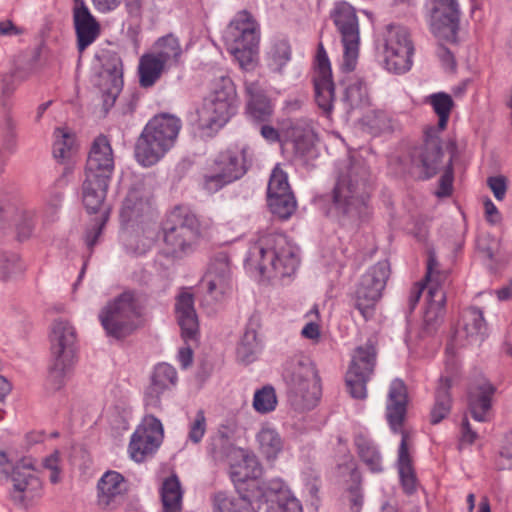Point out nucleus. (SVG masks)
Listing matches in <instances>:
<instances>
[{"label": "nucleus", "instance_id": "obj_1", "mask_svg": "<svg viewBox=\"0 0 512 512\" xmlns=\"http://www.w3.org/2000/svg\"><path fill=\"white\" fill-rule=\"evenodd\" d=\"M370 172L361 159H351L341 170L331 192L327 215L343 227H355L370 215Z\"/></svg>", "mask_w": 512, "mask_h": 512}, {"label": "nucleus", "instance_id": "obj_2", "mask_svg": "<svg viewBox=\"0 0 512 512\" xmlns=\"http://www.w3.org/2000/svg\"><path fill=\"white\" fill-rule=\"evenodd\" d=\"M248 260L262 275L288 277L298 268V248L282 233H263L251 246Z\"/></svg>", "mask_w": 512, "mask_h": 512}, {"label": "nucleus", "instance_id": "obj_3", "mask_svg": "<svg viewBox=\"0 0 512 512\" xmlns=\"http://www.w3.org/2000/svg\"><path fill=\"white\" fill-rule=\"evenodd\" d=\"M428 103L438 116V128L426 130L423 144L411 152V162L413 166L421 169L420 177L425 180L435 176L441 169L444 153L439 133L447 127L454 106L452 97L444 92L430 95Z\"/></svg>", "mask_w": 512, "mask_h": 512}, {"label": "nucleus", "instance_id": "obj_4", "mask_svg": "<svg viewBox=\"0 0 512 512\" xmlns=\"http://www.w3.org/2000/svg\"><path fill=\"white\" fill-rule=\"evenodd\" d=\"M262 468L255 457H243L242 461L230 468V478L238 496L219 491L213 497V512H255L253 502L261 496L257 479Z\"/></svg>", "mask_w": 512, "mask_h": 512}, {"label": "nucleus", "instance_id": "obj_5", "mask_svg": "<svg viewBox=\"0 0 512 512\" xmlns=\"http://www.w3.org/2000/svg\"><path fill=\"white\" fill-rule=\"evenodd\" d=\"M181 126V120L174 115L163 113L154 116L136 141L134 154L137 162L143 167L155 165L174 146Z\"/></svg>", "mask_w": 512, "mask_h": 512}, {"label": "nucleus", "instance_id": "obj_6", "mask_svg": "<svg viewBox=\"0 0 512 512\" xmlns=\"http://www.w3.org/2000/svg\"><path fill=\"white\" fill-rule=\"evenodd\" d=\"M407 403V387L403 380L396 378L391 382L389 387L386 416L391 429L394 432L401 431L402 434V439L398 450V471L404 492L407 495H412L417 490V479L408 451V435L405 431H402V424L406 415Z\"/></svg>", "mask_w": 512, "mask_h": 512}, {"label": "nucleus", "instance_id": "obj_7", "mask_svg": "<svg viewBox=\"0 0 512 512\" xmlns=\"http://www.w3.org/2000/svg\"><path fill=\"white\" fill-rule=\"evenodd\" d=\"M50 343L51 364L48 369L47 385L56 391L65 385L76 363L74 327L68 321H55L50 332Z\"/></svg>", "mask_w": 512, "mask_h": 512}, {"label": "nucleus", "instance_id": "obj_8", "mask_svg": "<svg viewBox=\"0 0 512 512\" xmlns=\"http://www.w3.org/2000/svg\"><path fill=\"white\" fill-rule=\"evenodd\" d=\"M227 50L243 70H251L255 64L260 41L257 22L246 10L240 11L231 20L223 33Z\"/></svg>", "mask_w": 512, "mask_h": 512}, {"label": "nucleus", "instance_id": "obj_9", "mask_svg": "<svg viewBox=\"0 0 512 512\" xmlns=\"http://www.w3.org/2000/svg\"><path fill=\"white\" fill-rule=\"evenodd\" d=\"M142 307L134 291H124L100 311L99 320L106 334L115 339L131 335L137 328Z\"/></svg>", "mask_w": 512, "mask_h": 512}, {"label": "nucleus", "instance_id": "obj_10", "mask_svg": "<svg viewBox=\"0 0 512 512\" xmlns=\"http://www.w3.org/2000/svg\"><path fill=\"white\" fill-rule=\"evenodd\" d=\"M162 230L167 252L177 258L191 253L200 236L197 217L184 207H176L170 212Z\"/></svg>", "mask_w": 512, "mask_h": 512}, {"label": "nucleus", "instance_id": "obj_11", "mask_svg": "<svg viewBox=\"0 0 512 512\" xmlns=\"http://www.w3.org/2000/svg\"><path fill=\"white\" fill-rule=\"evenodd\" d=\"M283 377L290 393L300 397L305 405H314L320 397V377L309 357L295 355L284 367Z\"/></svg>", "mask_w": 512, "mask_h": 512}, {"label": "nucleus", "instance_id": "obj_12", "mask_svg": "<svg viewBox=\"0 0 512 512\" xmlns=\"http://www.w3.org/2000/svg\"><path fill=\"white\" fill-rule=\"evenodd\" d=\"M236 90L229 77H221L204 99L199 110L200 120L209 128H220L236 113Z\"/></svg>", "mask_w": 512, "mask_h": 512}, {"label": "nucleus", "instance_id": "obj_13", "mask_svg": "<svg viewBox=\"0 0 512 512\" xmlns=\"http://www.w3.org/2000/svg\"><path fill=\"white\" fill-rule=\"evenodd\" d=\"M330 17L341 36L344 48L341 68L343 71L351 72L356 67L360 45L359 19L356 10L350 3L340 1L335 3Z\"/></svg>", "mask_w": 512, "mask_h": 512}, {"label": "nucleus", "instance_id": "obj_14", "mask_svg": "<svg viewBox=\"0 0 512 512\" xmlns=\"http://www.w3.org/2000/svg\"><path fill=\"white\" fill-rule=\"evenodd\" d=\"M389 263L379 261L361 277L352 296L353 306L360 312L365 321L374 318L376 305L389 277Z\"/></svg>", "mask_w": 512, "mask_h": 512}, {"label": "nucleus", "instance_id": "obj_15", "mask_svg": "<svg viewBox=\"0 0 512 512\" xmlns=\"http://www.w3.org/2000/svg\"><path fill=\"white\" fill-rule=\"evenodd\" d=\"M110 178L91 177L85 174L82 184V201L89 213H98L91 226L87 229L85 241L89 249L97 243L99 236L109 218V208L105 206L107 189Z\"/></svg>", "mask_w": 512, "mask_h": 512}, {"label": "nucleus", "instance_id": "obj_16", "mask_svg": "<svg viewBox=\"0 0 512 512\" xmlns=\"http://www.w3.org/2000/svg\"><path fill=\"white\" fill-rule=\"evenodd\" d=\"M10 500L17 507L27 509L43 494V485L30 458L18 461L12 469Z\"/></svg>", "mask_w": 512, "mask_h": 512}, {"label": "nucleus", "instance_id": "obj_17", "mask_svg": "<svg viewBox=\"0 0 512 512\" xmlns=\"http://www.w3.org/2000/svg\"><path fill=\"white\" fill-rule=\"evenodd\" d=\"M385 68L394 74H404L412 67L414 46L408 30L400 25L390 24L384 36Z\"/></svg>", "mask_w": 512, "mask_h": 512}, {"label": "nucleus", "instance_id": "obj_18", "mask_svg": "<svg viewBox=\"0 0 512 512\" xmlns=\"http://www.w3.org/2000/svg\"><path fill=\"white\" fill-rule=\"evenodd\" d=\"M376 357V348L372 344L367 343L354 350L345 377L352 398L363 400L367 397V383L374 373Z\"/></svg>", "mask_w": 512, "mask_h": 512}, {"label": "nucleus", "instance_id": "obj_19", "mask_svg": "<svg viewBox=\"0 0 512 512\" xmlns=\"http://www.w3.org/2000/svg\"><path fill=\"white\" fill-rule=\"evenodd\" d=\"M101 64L94 83L102 93L103 107L107 112L123 88V63L115 51L104 50L98 55Z\"/></svg>", "mask_w": 512, "mask_h": 512}, {"label": "nucleus", "instance_id": "obj_20", "mask_svg": "<svg viewBox=\"0 0 512 512\" xmlns=\"http://www.w3.org/2000/svg\"><path fill=\"white\" fill-rule=\"evenodd\" d=\"M175 311L178 324L181 328V336L186 347H182L178 352V360L182 368H188L193 361V351L189 342H196L199 334L198 319L194 308V297L191 293L183 292L176 300Z\"/></svg>", "mask_w": 512, "mask_h": 512}, {"label": "nucleus", "instance_id": "obj_21", "mask_svg": "<svg viewBox=\"0 0 512 512\" xmlns=\"http://www.w3.org/2000/svg\"><path fill=\"white\" fill-rule=\"evenodd\" d=\"M429 5L431 32L439 39L456 42L461 15L458 0H430Z\"/></svg>", "mask_w": 512, "mask_h": 512}, {"label": "nucleus", "instance_id": "obj_22", "mask_svg": "<svg viewBox=\"0 0 512 512\" xmlns=\"http://www.w3.org/2000/svg\"><path fill=\"white\" fill-rule=\"evenodd\" d=\"M202 284L207 290L202 304L211 306L214 310L213 306L224 301L232 289L231 269L227 255L219 254L212 260Z\"/></svg>", "mask_w": 512, "mask_h": 512}, {"label": "nucleus", "instance_id": "obj_23", "mask_svg": "<svg viewBox=\"0 0 512 512\" xmlns=\"http://www.w3.org/2000/svg\"><path fill=\"white\" fill-rule=\"evenodd\" d=\"M163 439V426L161 421L153 415L144 417L142 423L131 436L128 452L136 462L144 461L160 446Z\"/></svg>", "mask_w": 512, "mask_h": 512}, {"label": "nucleus", "instance_id": "obj_24", "mask_svg": "<svg viewBox=\"0 0 512 512\" xmlns=\"http://www.w3.org/2000/svg\"><path fill=\"white\" fill-rule=\"evenodd\" d=\"M313 81L316 103L326 115H330L333 110L335 87L330 62L322 43H319L317 49L316 71Z\"/></svg>", "mask_w": 512, "mask_h": 512}, {"label": "nucleus", "instance_id": "obj_25", "mask_svg": "<svg viewBox=\"0 0 512 512\" xmlns=\"http://www.w3.org/2000/svg\"><path fill=\"white\" fill-rule=\"evenodd\" d=\"M251 163L249 148L239 145H232L220 151L211 161L214 168L225 174L232 182L241 179L248 172Z\"/></svg>", "mask_w": 512, "mask_h": 512}, {"label": "nucleus", "instance_id": "obj_26", "mask_svg": "<svg viewBox=\"0 0 512 512\" xmlns=\"http://www.w3.org/2000/svg\"><path fill=\"white\" fill-rule=\"evenodd\" d=\"M178 380L176 369L167 363L157 364L151 374L150 384L145 390V406L149 409H161V396L172 389Z\"/></svg>", "mask_w": 512, "mask_h": 512}, {"label": "nucleus", "instance_id": "obj_27", "mask_svg": "<svg viewBox=\"0 0 512 512\" xmlns=\"http://www.w3.org/2000/svg\"><path fill=\"white\" fill-rule=\"evenodd\" d=\"M127 492L125 478L117 471L105 472L97 483V505L103 510H113L120 505Z\"/></svg>", "mask_w": 512, "mask_h": 512}, {"label": "nucleus", "instance_id": "obj_28", "mask_svg": "<svg viewBox=\"0 0 512 512\" xmlns=\"http://www.w3.org/2000/svg\"><path fill=\"white\" fill-rule=\"evenodd\" d=\"M114 170L113 151L108 138L104 135L96 137L86 161L85 174L91 177L103 176L110 178Z\"/></svg>", "mask_w": 512, "mask_h": 512}, {"label": "nucleus", "instance_id": "obj_29", "mask_svg": "<svg viewBox=\"0 0 512 512\" xmlns=\"http://www.w3.org/2000/svg\"><path fill=\"white\" fill-rule=\"evenodd\" d=\"M245 92L249 117L257 123L269 121L273 114V106L262 85L258 81H246Z\"/></svg>", "mask_w": 512, "mask_h": 512}, {"label": "nucleus", "instance_id": "obj_30", "mask_svg": "<svg viewBox=\"0 0 512 512\" xmlns=\"http://www.w3.org/2000/svg\"><path fill=\"white\" fill-rule=\"evenodd\" d=\"M287 135L293 143L295 153L300 157L312 153L317 135L314 132L311 121L307 119H296L291 122L287 129Z\"/></svg>", "mask_w": 512, "mask_h": 512}, {"label": "nucleus", "instance_id": "obj_31", "mask_svg": "<svg viewBox=\"0 0 512 512\" xmlns=\"http://www.w3.org/2000/svg\"><path fill=\"white\" fill-rule=\"evenodd\" d=\"M446 294L442 287L429 286L424 313L423 333L431 335L441 324L445 312Z\"/></svg>", "mask_w": 512, "mask_h": 512}, {"label": "nucleus", "instance_id": "obj_32", "mask_svg": "<svg viewBox=\"0 0 512 512\" xmlns=\"http://www.w3.org/2000/svg\"><path fill=\"white\" fill-rule=\"evenodd\" d=\"M151 205L147 197L140 189L133 188L127 193L121 210L120 220L123 225H133L147 216Z\"/></svg>", "mask_w": 512, "mask_h": 512}, {"label": "nucleus", "instance_id": "obj_33", "mask_svg": "<svg viewBox=\"0 0 512 512\" xmlns=\"http://www.w3.org/2000/svg\"><path fill=\"white\" fill-rule=\"evenodd\" d=\"M73 21L77 35V47L83 52L100 34V26L88 8L73 11Z\"/></svg>", "mask_w": 512, "mask_h": 512}, {"label": "nucleus", "instance_id": "obj_34", "mask_svg": "<svg viewBox=\"0 0 512 512\" xmlns=\"http://www.w3.org/2000/svg\"><path fill=\"white\" fill-rule=\"evenodd\" d=\"M208 453L215 461H224L238 450L234 444L233 430L228 426H221L210 438L207 447Z\"/></svg>", "mask_w": 512, "mask_h": 512}, {"label": "nucleus", "instance_id": "obj_35", "mask_svg": "<svg viewBox=\"0 0 512 512\" xmlns=\"http://www.w3.org/2000/svg\"><path fill=\"white\" fill-rule=\"evenodd\" d=\"M260 453L268 460L275 461L284 449V440L275 428L261 427L256 434Z\"/></svg>", "mask_w": 512, "mask_h": 512}, {"label": "nucleus", "instance_id": "obj_36", "mask_svg": "<svg viewBox=\"0 0 512 512\" xmlns=\"http://www.w3.org/2000/svg\"><path fill=\"white\" fill-rule=\"evenodd\" d=\"M354 444L359 458L372 473L383 471L381 453L372 439L360 433L355 436Z\"/></svg>", "mask_w": 512, "mask_h": 512}, {"label": "nucleus", "instance_id": "obj_37", "mask_svg": "<svg viewBox=\"0 0 512 512\" xmlns=\"http://www.w3.org/2000/svg\"><path fill=\"white\" fill-rule=\"evenodd\" d=\"M160 61L171 68L177 66L182 55V48L177 37L173 34L159 38L151 51Z\"/></svg>", "mask_w": 512, "mask_h": 512}, {"label": "nucleus", "instance_id": "obj_38", "mask_svg": "<svg viewBox=\"0 0 512 512\" xmlns=\"http://www.w3.org/2000/svg\"><path fill=\"white\" fill-rule=\"evenodd\" d=\"M169 69L152 52L144 53L138 64L139 83L143 88L153 86L162 73Z\"/></svg>", "mask_w": 512, "mask_h": 512}, {"label": "nucleus", "instance_id": "obj_39", "mask_svg": "<svg viewBox=\"0 0 512 512\" xmlns=\"http://www.w3.org/2000/svg\"><path fill=\"white\" fill-rule=\"evenodd\" d=\"M495 392V387L485 382L478 387L477 393L469 395V409L474 420L478 422H486L487 412L491 408V397Z\"/></svg>", "mask_w": 512, "mask_h": 512}, {"label": "nucleus", "instance_id": "obj_40", "mask_svg": "<svg viewBox=\"0 0 512 512\" xmlns=\"http://www.w3.org/2000/svg\"><path fill=\"white\" fill-rule=\"evenodd\" d=\"M164 512H180L182 508L183 490L177 475L166 478L160 488Z\"/></svg>", "mask_w": 512, "mask_h": 512}, {"label": "nucleus", "instance_id": "obj_41", "mask_svg": "<svg viewBox=\"0 0 512 512\" xmlns=\"http://www.w3.org/2000/svg\"><path fill=\"white\" fill-rule=\"evenodd\" d=\"M450 388L451 378L441 376L435 392V403L431 410L432 424H438L449 414L451 409Z\"/></svg>", "mask_w": 512, "mask_h": 512}, {"label": "nucleus", "instance_id": "obj_42", "mask_svg": "<svg viewBox=\"0 0 512 512\" xmlns=\"http://www.w3.org/2000/svg\"><path fill=\"white\" fill-rule=\"evenodd\" d=\"M53 135V157L58 162L63 163L69 160L76 150L75 135L71 133L67 128L61 127L56 128Z\"/></svg>", "mask_w": 512, "mask_h": 512}, {"label": "nucleus", "instance_id": "obj_43", "mask_svg": "<svg viewBox=\"0 0 512 512\" xmlns=\"http://www.w3.org/2000/svg\"><path fill=\"white\" fill-rule=\"evenodd\" d=\"M291 59V47L287 40L277 39L274 40L267 53L266 60L269 69L273 72L281 73L283 67Z\"/></svg>", "mask_w": 512, "mask_h": 512}, {"label": "nucleus", "instance_id": "obj_44", "mask_svg": "<svg viewBox=\"0 0 512 512\" xmlns=\"http://www.w3.org/2000/svg\"><path fill=\"white\" fill-rule=\"evenodd\" d=\"M0 217L6 221H10L17 217V232L19 239H26L32 234L34 224L31 213H19L14 205L9 204L5 207L0 206Z\"/></svg>", "mask_w": 512, "mask_h": 512}, {"label": "nucleus", "instance_id": "obj_45", "mask_svg": "<svg viewBox=\"0 0 512 512\" xmlns=\"http://www.w3.org/2000/svg\"><path fill=\"white\" fill-rule=\"evenodd\" d=\"M261 350V344L255 329L247 328L238 344L237 357L243 363H251Z\"/></svg>", "mask_w": 512, "mask_h": 512}, {"label": "nucleus", "instance_id": "obj_46", "mask_svg": "<svg viewBox=\"0 0 512 512\" xmlns=\"http://www.w3.org/2000/svg\"><path fill=\"white\" fill-rule=\"evenodd\" d=\"M268 207L271 213L279 219L286 220L296 210V200L293 193H285L267 197Z\"/></svg>", "mask_w": 512, "mask_h": 512}, {"label": "nucleus", "instance_id": "obj_47", "mask_svg": "<svg viewBox=\"0 0 512 512\" xmlns=\"http://www.w3.org/2000/svg\"><path fill=\"white\" fill-rule=\"evenodd\" d=\"M343 100L349 105V108L351 109L368 105V90L365 83L360 79L353 80L345 88Z\"/></svg>", "mask_w": 512, "mask_h": 512}, {"label": "nucleus", "instance_id": "obj_48", "mask_svg": "<svg viewBox=\"0 0 512 512\" xmlns=\"http://www.w3.org/2000/svg\"><path fill=\"white\" fill-rule=\"evenodd\" d=\"M233 183L227 176L209 163L202 174V189L209 194L220 191L225 186Z\"/></svg>", "mask_w": 512, "mask_h": 512}, {"label": "nucleus", "instance_id": "obj_49", "mask_svg": "<svg viewBox=\"0 0 512 512\" xmlns=\"http://www.w3.org/2000/svg\"><path fill=\"white\" fill-rule=\"evenodd\" d=\"M277 396L273 386L266 385L256 390L253 397V408L260 414H266L275 410Z\"/></svg>", "mask_w": 512, "mask_h": 512}, {"label": "nucleus", "instance_id": "obj_50", "mask_svg": "<svg viewBox=\"0 0 512 512\" xmlns=\"http://www.w3.org/2000/svg\"><path fill=\"white\" fill-rule=\"evenodd\" d=\"M353 484L346 491V498L350 505V512H360L363 505V494L361 492V474L358 469L351 471Z\"/></svg>", "mask_w": 512, "mask_h": 512}, {"label": "nucleus", "instance_id": "obj_51", "mask_svg": "<svg viewBox=\"0 0 512 512\" xmlns=\"http://www.w3.org/2000/svg\"><path fill=\"white\" fill-rule=\"evenodd\" d=\"M464 327L468 335L480 336L482 340L487 331L483 312L479 308H471L468 311Z\"/></svg>", "mask_w": 512, "mask_h": 512}, {"label": "nucleus", "instance_id": "obj_52", "mask_svg": "<svg viewBox=\"0 0 512 512\" xmlns=\"http://www.w3.org/2000/svg\"><path fill=\"white\" fill-rule=\"evenodd\" d=\"M285 193H292L287 174L279 167H275L268 182L267 197Z\"/></svg>", "mask_w": 512, "mask_h": 512}, {"label": "nucleus", "instance_id": "obj_53", "mask_svg": "<svg viewBox=\"0 0 512 512\" xmlns=\"http://www.w3.org/2000/svg\"><path fill=\"white\" fill-rule=\"evenodd\" d=\"M206 417L203 410H198L195 417L189 423L188 440L194 444L201 442L206 432Z\"/></svg>", "mask_w": 512, "mask_h": 512}, {"label": "nucleus", "instance_id": "obj_54", "mask_svg": "<svg viewBox=\"0 0 512 512\" xmlns=\"http://www.w3.org/2000/svg\"><path fill=\"white\" fill-rule=\"evenodd\" d=\"M438 261L433 253L429 254L427 261V272L425 275V282L427 283V289L429 286L442 287V283L447 278L445 272H441L438 269Z\"/></svg>", "mask_w": 512, "mask_h": 512}, {"label": "nucleus", "instance_id": "obj_55", "mask_svg": "<svg viewBox=\"0 0 512 512\" xmlns=\"http://www.w3.org/2000/svg\"><path fill=\"white\" fill-rule=\"evenodd\" d=\"M453 190V166L452 159L450 158L446 169L439 179V187L435 192V195L439 198L448 197L451 195Z\"/></svg>", "mask_w": 512, "mask_h": 512}, {"label": "nucleus", "instance_id": "obj_56", "mask_svg": "<svg viewBox=\"0 0 512 512\" xmlns=\"http://www.w3.org/2000/svg\"><path fill=\"white\" fill-rule=\"evenodd\" d=\"M266 512H302V505L295 497L287 496L270 505Z\"/></svg>", "mask_w": 512, "mask_h": 512}, {"label": "nucleus", "instance_id": "obj_57", "mask_svg": "<svg viewBox=\"0 0 512 512\" xmlns=\"http://www.w3.org/2000/svg\"><path fill=\"white\" fill-rule=\"evenodd\" d=\"M18 256L15 254L5 255L0 250V278H6L17 271Z\"/></svg>", "mask_w": 512, "mask_h": 512}, {"label": "nucleus", "instance_id": "obj_58", "mask_svg": "<svg viewBox=\"0 0 512 512\" xmlns=\"http://www.w3.org/2000/svg\"><path fill=\"white\" fill-rule=\"evenodd\" d=\"M487 184L498 201H502L505 198L507 192V181L504 176L489 177L487 179Z\"/></svg>", "mask_w": 512, "mask_h": 512}, {"label": "nucleus", "instance_id": "obj_59", "mask_svg": "<svg viewBox=\"0 0 512 512\" xmlns=\"http://www.w3.org/2000/svg\"><path fill=\"white\" fill-rule=\"evenodd\" d=\"M436 53H437V57L439 58V60L441 61L442 65L445 68L450 69V70L455 69L456 61H455L454 55L447 47L440 44L437 47Z\"/></svg>", "mask_w": 512, "mask_h": 512}, {"label": "nucleus", "instance_id": "obj_60", "mask_svg": "<svg viewBox=\"0 0 512 512\" xmlns=\"http://www.w3.org/2000/svg\"><path fill=\"white\" fill-rule=\"evenodd\" d=\"M427 287V283H415L414 286L411 288L409 297H408V309L409 313H412L415 307L417 306L420 297L422 295V292L424 288Z\"/></svg>", "mask_w": 512, "mask_h": 512}, {"label": "nucleus", "instance_id": "obj_61", "mask_svg": "<svg viewBox=\"0 0 512 512\" xmlns=\"http://www.w3.org/2000/svg\"><path fill=\"white\" fill-rule=\"evenodd\" d=\"M495 242L489 237H484L478 240V248L486 258L492 260L494 258Z\"/></svg>", "mask_w": 512, "mask_h": 512}, {"label": "nucleus", "instance_id": "obj_62", "mask_svg": "<svg viewBox=\"0 0 512 512\" xmlns=\"http://www.w3.org/2000/svg\"><path fill=\"white\" fill-rule=\"evenodd\" d=\"M484 207L487 221L491 224L498 223L501 219L500 213L489 198L484 202Z\"/></svg>", "mask_w": 512, "mask_h": 512}, {"label": "nucleus", "instance_id": "obj_63", "mask_svg": "<svg viewBox=\"0 0 512 512\" xmlns=\"http://www.w3.org/2000/svg\"><path fill=\"white\" fill-rule=\"evenodd\" d=\"M262 137L268 142L275 143L280 140V134L276 128L268 124H263L260 128Z\"/></svg>", "mask_w": 512, "mask_h": 512}, {"label": "nucleus", "instance_id": "obj_64", "mask_svg": "<svg viewBox=\"0 0 512 512\" xmlns=\"http://www.w3.org/2000/svg\"><path fill=\"white\" fill-rule=\"evenodd\" d=\"M21 33V28L17 27L12 21L5 20L0 22V36H14Z\"/></svg>", "mask_w": 512, "mask_h": 512}]
</instances>
